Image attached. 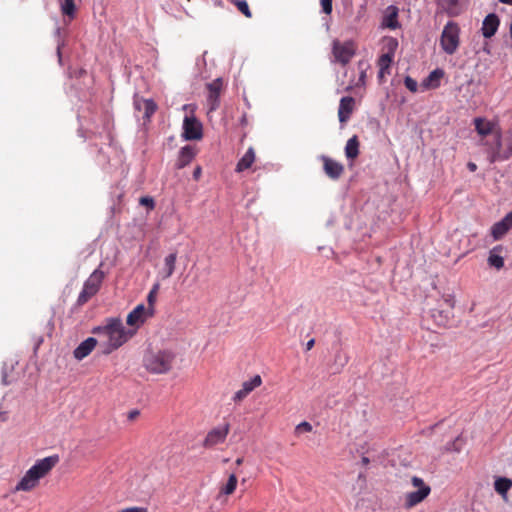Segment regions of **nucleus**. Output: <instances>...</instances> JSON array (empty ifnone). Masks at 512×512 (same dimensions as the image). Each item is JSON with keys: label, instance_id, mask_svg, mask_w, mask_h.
<instances>
[{"label": "nucleus", "instance_id": "obj_23", "mask_svg": "<svg viewBox=\"0 0 512 512\" xmlns=\"http://www.w3.org/2000/svg\"><path fill=\"white\" fill-rule=\"evenodd\" d=\"M154 316V308L145 307L143 304L137 305L128 315L126 320H141Z\"/></svg>", "mask_w": 512, "mask_h": 512}, {"label": "nucleus", "instance_id": "obj_18", "mask_svg": "<svg viewBox=\"0 0 512 512\" xmlns=\"http://www.w3.org/2000/svg\"><path fill=\"white\" fill-rule=\"evenodd\" d=\"M500 21L496 14H488L482 24V34L485 38H491L498 30Z\"/></svg>", "mask_w": 512, "mask_h": 512}, {"label": "nucleus", "instance_id": "obj_17", "mask_svg": "<svg viewBox=\"0 0 512 512\" xmlns=\"http://www.w3.org/2000/svg\"><path fill=\"white\" fill-rule=\"evenodd\" d=\"M99 342V339H96L94 337H89L83 342L79 344L78 347L73 352L74 357L77 360H83L86 358L96 347L97 343Z\"/></svg>", "mask_w": 512, "mask_h": 512}, {"label": "nucleus", "instance_id": "obj_42", "mask_svg": "<svg viewBox=\"0 0 512 512\" xmlns=\"http://www.w3.org/2000/svg\"><path fill=\"white\" fill-rule=\"evenodd\" d=\"M134 106L137 110L141 111L143 109L142 99L135 100Z\"/></svg>", "mask_w": 512, "mask_h": 512}, {"label": "nucleus", "instance_id": "obj_21", "mask_svg": "<svg viewBox=\"0 0 512 512\" xmlns=\"http://www.w3.org/2000/svg\"><path fill=\"white\" fill-rule=\"evenodd\" d=\"M393 59L394 58L391 57V53H383L379 57L377 61V65L379 67L378 79L381 83L385 81V76L390 74Z\"/></svg>", "mask_w": 512, "mask_h": 512}, {"label": "nucleus", "instance_id": "obj_37", "mask_svg": "<svg viewBox=\"0 0 512 512\" xmlns=\"http://www.w3.org/2000/svg\"><path fill=\"white\" fill-rule=\"evenodd\" d=\"M139 203L141 205H143V206H146L150 210L154 209V207H155L154 199L152 197H149V196L141 197L140 200H139Z\"/></svg>", "mask_w": 512, "mask_h": 512}, {"label": "nucleus", "instance_id": "obj_1", "mask_svg": "<svg viewBox=\"0 0 512 512\" xmlns=\"http://www.w3.org/2000/svg\"><path fill=\"white\" fill-rule=\"evenodd\" d=\"M140 322H108L103 328H97L99 345L103 354H110L126 343L139 329Z\"/></svg>", "mask_w": 512, "mask_h": 512}, {"label": "nucleus", "instance_id": "obj_39", "mask_svg": "<svg viewBox=\"0 0 512 512\" xmlns=\"http://www.w3.org/2000/svg\"><path fill=\"white\" fill-rule=\"evenodd\" d=\"M320 2L322 6V11L325 14L330 15L332 13V0H320Z\"/></svg>", "mask_w": 512, "mask_h": 512}, {"label": "nucleus", "instance_id": "obj_41", "mask_svg": "<svg viewBox=\"0 0 512 512\" xmlns=\"http://www.w3.org/2000/svg\"><path fill=\"white\" fill-rule=\"evenodd\" d=\"M201 173H202V169L200 166H197L194 171H193V178L195 180H199L200 176H201Z\"/></svg>", "mask_w": 512, "mask_h": 512}, {"label": "nucleus", "instance_id": "obj_8", "mask_svg": "<svg viewBox=\"0 0 512 512\" xmlns=\"http://www.w3.org/2000/svg\"><path fill=\"white\" fill-rule=\"evenodd\" d=\"M332 53L335 62L340 63L342 66L347 65L355 54V47L353 42L346 41L340 42L339 40L333 41Z\"/></svg>", "mask_w": 512, "mask_h": 512}, {"label": "nucleus", "instance_id": "obj_29", "mask_svg": "<svg viewBox=\"0 0 512 512\" xmlns=\"http://www.w3.org/2000/svg\"><path fill=\"white\" fill-rule=\"evenodd\" d=\"M512 487V481L508 478H498L494 483L495 491L501 495H504Z\"/></svg>", "mask_w": 512, "mask_h": 512}, {"label": "nucleus", "instance_id": "obj_49", "mask_svg": "<svg viewBox=\"0 0 512 512\" xmlns=\"http://www.w3.org/2000/svg\"><path fill=\"white\" fill-rule=\"evenodd\" d=\"M503 4L512 5V0H499Z\"/></svg>", "mask_w": 512, "mask_h": 512}, {"label": "nucleus", "instance_id": "obj_5", "mask_svg": "<svg viewBox=\"0 0 512 512\" xmlns=\"http://www.w3.org/2000/svg\"><path fill=\"white\" fill-rule=\"evenodd\" d=\"M105 279V273L100 268L95 269L83 284L76 305L83 306L90 301L100 290Z\"/></svg>", "mask_w": 512, "mask_h": 512}, {"label": "nucleus", "instance_id": "obj_20", "mask_svg": "<svg viewBox=\"0 0 512 512\" xmlns=\"http://www.w3.org/2000/svg\"><path fill=\"white\" fill-rule=\"evenodd\" d=\"M474 125H475V130L482 137L488 136L490 134H493L495 136V133L498 131V130H495V126H496L495 123L488 121L485 118H481V117L475 118Z\"/></svg>", "mask_w": 512, "mask_h": 512}, {"label": "nucleus", "instance_id": "obj_34", "mask_svg": "<svg viewBox=\"0 0 512 512\" xmlns=\"http://www.w3.org/2000/svg\"><path fill=\"white\" fill-rule=\"evenodd\" d=\"M159 287H160V285L158 283H156L153 285L152 289L150 290V292L147 296L148 307L153 308L154 303L156 301L157 293L159 291Z\"/></svg>", "mask_w": 512, "mask_h": 512}, {"label": "nucleus", "instance_id": "obj_13", "mask_svg": "<svg viewBox=\"0 0 512 512\" xmlns=\"http://www.w3.org/2000/svg\"><path fill=\"white\" fill-rule=\"evenodd\" d=\"M261 385H262L261 376L255 375L249 381L243 382L241 389H239L237 392H235V394L233 396V401L237 402V403L243 401L253 390L260 387Z\"/></svg>", "mask_w": 512, "mask_h": 512}, {"label": "nucleus", "instance_id": "obj_31", "mask_svg": "<svg viewBox=\"0 0 512 512\" xmlns=\"http://www.w3.org/2000/svg\"><path fill=\"white\" fill-rule=\"evenodd\" d=\"M236 487L237 477L235 474H231L228 478L226 485L221 488L220 492L225 495H231L234 493Z\"/></svg>", "mask_w": 512, "mask_h": 512}, {"label": "nucleus", "instance_id": "obj_45", "mask_svg": "<svg viewBox=\"0 0 512 512\" xmlns=\"http://www.w3.org/2000/svg\"><path fill=\"white\" fill-rule=\"evenodd\" d=\"M139 415V411L137 410H133L129 413V418L130 419H134L135 417H137Z\"/></svg>", "mask_w": 512, "mask_h": 512}, {"label": "nucleus", "instance_id": "obj_38", "mask_svg": "<svg viewBox=\"0 0 512 512\" xmlns=\"http://www.w3.org/2000/svg\"><path fill=\"white\" fill-rule=\"evenodd\" d=\"M295 431L296 433L311 432L312 425L309 422L303 421L296 426Z\"/></svg>", "mask_w": 512, "mask_h": 512}, {"label": "nucleus", "instance_id": "obj_35", "mask_svg": "<svg viewBox=\"0 0 512 512\" xmlns=\"http://www.w3.org/2000/svg\"><path fill=\"white\" fill-rule=\"evenodd\" d=\"M397 47H398V41L395 38L390 37L387 39V44H386L387 52L386 53H391L392 58H394V56H395Z\"/></svg>", "mask_w": 512, "mask_h": 512}, {"label": "nucleus", "instance_id": "obj_6", "mask_svg": "<svg viewBox=\"0 0 512 512\" xmlns=\"http://www.w3.org/2000/svg\"><path fill=\"white\" fill-rule=\"evenodd\" d=\"M460 45V27L458 23L449 21L444 26L440 36V46L448 54L456 53Z\"/></svg>", "mask_w": 512, "mask_h": 512}, {"label": "nucleus", "instance_id": "obj_27", "mask_svg": "<svg viewBox=\"0 0 512 512\" xmlns=\"http://www.w3.org/2000/svg\"><path fill=\"white\" fill-rule=\"evenodd\" d=\"M177 260V253H171L167 255L164 259V269H163V278L167 279L171 277L175 271Z\"/></svg>", "mask_w": 512, "mask_h": 512}, {"label": "nucleus", "instance_id": "obj_7", "mask_svg": "<svg viewBox=\"0 0 512 512\" xmlns=\"http://www.w3.org/2000/svg\"><path fill=\"white\" fill-rule=\"evenodd\" d=\"M411 483L414 487L418 488V490L409 492L405 495L404 506L407 509L413 508L421 503L431 492L430 486L425 484L423 479L420 477L413 476Z\"/></svg>", "mask_w": 512, "mask_h": 512}, {"label": "nucleus", "instance_id": "obj_12", "mask_svg": "<svg viewBox=\"0 0 512 512\" xmlns=\"http://www.w3.org/2000/svg\"><path fill=\"white\" fill-rule=\"evenodd\" d=\"M437 14L444 13L449 17H457L462 12L461 0H436Z\"/></svg>", "mask_w": 512, "mask_h": 512}, {"label": "nucleus", "instance_id": "obj_47", "mask_svg": "<svg viewBox=\"0 0 512 512\" xmlns=\"http://www.w3.org/2000/svg\"><path fill=\"white\" fill-rule=\"evenodd\" d=\"M57 55H58L59 62H61L62 57H61V46L60 45L57 46Z\"/></svg>", "mask_w": 512, "mask_h": 512}, {"label": "nucleus", "instance_id": "obj_44", "mask_svg": "<svg viewBox=\"0 0 512 512\" xmlns=\"http://www.w3.org/2000/svg\"><path fill=\"white\" fill-rule=\"evenodd\" d=\"M315 344V339H310L307 343H306V350H311L313 348Z\"/></svg>", "mask_w": 512, "mask_h": 512}, {"label": "nucleus", "instance_id": "obj_15", "mask_svg": "<svg viewBox=\"0 0 512 512\" xmlns=\"http://www.w3.org/2000/svg\"><path fill=\"white\" fill-rule=\"evenodd\" d=\"M355 109V99L351 96L341 98L338 108V118L341 123L349 120Z\"/></svg>", "mask_w": 512, "mask_h": 512}, {"label": "nucleus", "instance_id": "obj_11", "mask_svg": "<svg viewBox=\"0 0 512 512\" xmlns=\"http://www.w3.org/2000/svg\"><path fill=\"white\" fill-rule=\"evenodd\" d=\"M203 136V127L194 116H186L183 121V137L186 140H200Z\"/></svg>", "mask_w": 512, "mask_h": 512}, {"label": "nucleus", "instance_id": "obj_26", "mask_svg": "<svg viewBox=\"0 0 512 512\" xmlns=\"http://www.w3.org/2000/svg\"><path fill=\"white\" fill-rule=\"evenodd\" d=\"M359 139L357 135L352 136L348 139L345 146V155L348 159L354 160L359 155Z\"/></svg>", "mask_w": 512, "mask_h": 512}, {"label": "nucleus", "instance_id": "obj_10", "mask_svg": "<svg viewBox=\"0 0 512 512\" xmlns=\"http://www.w3.org/2000/svg\"><path fill=\"white\" fill-rule=\"evenodd\" d=\"M230 431V425L228 423L224 424L223 426L215 427L211 429L204 441H203V447L205 448H212L218 444H222L225 442L228 434Z\"/></svg>", "mask_w": 512, "mask_h": 512}, {"label": "nucleus", "instance_id": "obj_32", "mask_svg": "<svg viewBox=\"0 0 512 512\" xmlns=\"http://www.w3.org/2000/svg\"><path fill=\"white\" fill-rule=\"evenodd\" d=\"M61 11L64 15L74 18L76 11L74 0H64L61 5Z\"/></svg>", "mask_w": 512, "mask_h": 512}, {"label": "nucleus", "instance_id": "obj_40", "mask_svg": "<svg viewBox=\"0 0 512 512\" xmlns=\"http://www.w3.org/2000/svg\"><path fill=\"white\" fill-rule=\"evenodd\" d=\"M119 512H147V508L144 507H129L120 510Z\"/></svg>", "mask_w": 512, "mask_h": 512}, {"label": "nucleus", "instance_id": "obj_19", "mask_svg": "<svg viewBox=\"0 0 512 512\" xmlns=\"http://www.w3.org/2000/svg\"><path fill=\"white\" fill-rule=\"evenodd\" d=\"M398 13L399 10L396 6H388L385 10L382 25L392 30L399 28L400 24L398 22Z\"/></svg>", "mask_w": 512, "mask_h": 512}, {"label": "nucleus", "instance_id": "obj_14", "mask_svg": "<svg viewBox=\"0 0 512 512\" xmlns=\"http://www.w3.org/2000/svg\"><path fill=\"white\" fill-rule=\"evenodd\" d=\"M323 169L325 174L332 180H338L344 173V166L327 156H322Z\"/></svg>", "mask_w": 512, "mask_h": 512}, {"label": "nucleus", "instance_id": "obj_33", "mask_svg": "<svg viewBox=\"0 0 512 512\" xmlns=\"http://www.w3.org/2000/svg\"><path fill=\"white\" fill-rule=\"evenodd\" d=\"M232 3L238 8V10L245 15L247 18L252 17L251 10L246 0H231Z\"/></svg>", "mask_w": 512, "mask_h": 512}, {"label": "nucleus", "instance_id": "obj_43", "mask_svg": "<svg viewBox=\"0 0 512 512\" xmlns=\"http://www.w3.org/2000/svg\"><path fill=\"white\" fill-rule=\"evenodd\" d=\"M467 168L471 171V172H475L477 170V165L473 162H469L467 164Z\"/></svg>", "mask_w": 512, "mask_h": 512}, {"label": "nucleus", "instance_id": "obj_22", "mask_svg": "<svg viewBox=\"0 0 512 512\" xmlns=\"http://www.w3.org/2000/svg\"><path fill=\"white\" fill-rule=\"evenodd\" d=\"M444 70L437 68L423 80L422 85L426 89H436L440 86L441 79L444 77Z\"/></svg>", "mask_w": 512, "mask_h": 512}, {"label": "nucleus", "instance_id": "obj_2", "mask_svg": "<svg viewBox=\"0 0 512 512\" xmlns=\"http://www.w3.org/2000/svg\"><path fill=\"white\" fill-rule=\"evenodd\" d=\"M59 462L58 455H52L36 461L16 484L15 492H30L39 485V481L46 477Z\"/></svg>", "mask_w": 512, "mask_h": 512}, {"label": "nucleus", "instance_id": "obj_50", "mask_svg": "<svg viewBox=\"0 0 512 512\" xmlns=\"http://www.w3.org/2000/svg\"><path fill=\"white\" fill-rule=\"evenodd\" d=\"M236 465H241L243 463V458H237L235 461Z\"/></svg>", "mask_w": 512, "mask_h": 512}, {"label": "nucleus", "instance_id": "obj_48", "mask_svg": "<svg viewBox=\"0 0 512 512\" xmlns=\"http://www.w3.org/2000/svg\"><path fill=\"white\" fill-rule=\"evenodd\" d=\"M361 462L363 465H368L370 460L368 457H362Z\"/></svg>", "mask_w": 512, "mask_h": 512}, {"label": "nucleus", "instance_id": "obj_51", "mask_svg": "<svg viewBox=\"0 0 512 512\" xmlns=\"http://www.w3.org/2000/svg\"><path fill=\"white\" fill-rule=\"evenodd\" d=\"M241 122H242L243 124H245V123H246V117H245V116H243V117H242Z\"/></svg>", "mask_w": 512, "mask_h": 512}, {"label": "nucleus", "instance_id": "obj_36", "mask_svg": "<svg viewBox=\"0 0 512 512\" xmlns=\"http://www.w3.org/2000/svg\"><path fill=\"white\" fill-rule=\"evenodd\" d=\"M404 84H405V87H406L409 91H411V92H413V93H415V92L417 91V89H418L417 81H416V80H414L413 78L409 77V76H407V77L405 78V80H404Z\"/></svg>", "mask_w": 512, "mask_h": 512}, {"label": "nucleus", "instance_id": "obj_30", "mask_svg": "<svg viewBox=\"0 0 512 512\" xmlns=\"http://www.w3.org/2000/svg\"><path fill=\"white\" fill-rule=\"evenodd\" d=\"M144 118L150 119L157 110V104L152 99H142Z\"/></svg>", "mask_w": 512, "mask_h": 512}, {"label": "nucleus", "instance_id": "obj_9", "mask_svg": "<svg viewBox=\"0 0 512 512\" xmlns=\"http://www.w3.org/2000/svg\"><path fill=\"white\" fill-rule=\"evenodd\" d=\"M208 91L207 105L209 112L216 111L220 107V96L224 88L222 78H216L213 81L206 84Z\"/></svg>", "mask_w": 512, "mask_h": 512}, {"label": "nucleus", "instance_id": "obj_28", "mask_svg": "<svg viewBox=\"0 0 512 512\" xmlns=\"http://www.w3.org/2000/svg\"><path fill=\"white\" fill-rule=\"evenodd\" d=\"M497 251H502V246H496L490 251L488 264L496 269H501L504 266V259L502 256L496 254Z\"/></svg>", "mask_w": 512, "mask_h": 512}, {"label": "nucleus", "instance_id": "obj_3", "mask_svg": "<svg viewBox=\"0 0 512 512\" xmlns=\"http://www.w3.org/2000/svg\"><path fill=\"white\" fill-rule=\"evenodd\" d=\"M174 359V353L169 350H147L143 357V365L150 373L165 374L172 368Z\"/></svg>", "mask_w": 512, "mask_h": 512}, {"label": "nucleus", "instance_id": "obj_25", "mask_svg": "<svg viewBox=\"0 0 512 512\" xmlns=\"http://www.w3.org/2000/svg\"><path fill=\"white\" fill-rule=\"evenodd\" d=\"M255 161V151L250 147L236 165V172L249 169Z\"/></svg>", "mask_w": 512, "mask_h": 512}, {"label": "nucleus", "instance_id": "obj_16", "mask_svg": "<svg viewBox=\"0 0 512 512\" xmlns=\"http://www.w3.org/2000/svg\"><path fill=\"white\" fill-rule=\"evenodd\" d=\"M512 227V211L501 221L495 223L491 228V235L494 240H500Z\"/></svg>", "mask_w": 512, "mask_h": 512}, {"label": "nucleus", "instance_id": "obj_4", "mask_svg": "<svg viewBox=\"0 0 512 512\" xmlns=\"http://www.w3.org/2000/svg\"><path fill=\"white\" fill-rule=\"evenodd\" d=\"M483 145L489 146L487 153L490 163L508 160L512 156V128L502 137L500 130L495 133V143L489 145L488 141Z\"/></svg>", "mask_w": 512, "mask_h": 512}, {"label": "nucleus", "instance_id": "obj_46", "mask_svg": "<svg viewBox=\"0 0 512 512\" xmlns=\"http://www.w3.org/2000/svg\"><path fill=\"white\" fill-rule=\"evenodd\" d=\"M365 78H366V72L362 71L361 74H360V77H359V81L364 83Z\"/></svg>", "mask_w": 512, "mask_h": 512}, {"label": "nucleus", "instance_id": "obj_24", "mask_svg": "<svg viewBox=\"0 0 512 512\" xmlns=\"http://www.w3.org/2000/svg\"><path fill=\"white\" fill-rule=\"evenodd\" d=\"M195 150L192 146L183 147L180 152L176 162L177 169H182L194 159Z\"/></svg>", "mask_w": 512, "mask_h": 512}]
</instances>
